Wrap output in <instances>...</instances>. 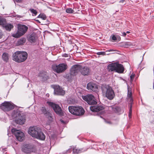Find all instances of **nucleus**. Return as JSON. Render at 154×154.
I'll use <instances>...</instances> for the list:
<instances>
[{"mask_svg": "<svg viewBox=\"0 0 154 154\" xmlns=\"http://www.w3.org/2000/svg\"><path fill=\"white\" fill-rule=\"evenodd\" d=\"M28 133L32 137L42 140L45 139V134L41 131L40 128L34 126L30 127L28 129Z\"/></svg>", "mask_w": 154, "mask_h": 154, "instance_id": "nucleus-1", "label": "nucleus"}, {"mask_svg": "<svg viewBox=\"0 0 154 154\" xmlns=\"http://www.w3.org/2000/svg\"><path fill=\"white\" fill-rule=\"evenodd\" d=\"M103 94L109 100H112L115 97V94L112 88L108 85H103L101 86Z\"/></svg>", "mask_w": 154, "mask_h": 154, "instance_id": "nucleus-2", "label": "nucleus"}, {"mask_svg": "<svg viewBox=\"0 0 154 154\" xmlns=\"http://www.w3.org/2000/svg\"><path fill=\"white\" fill-rule=\"evenodd\" d=\"M28 54L26 52L17 51L15 52L13 55V60L18 63L24 61L27 58Z\"/></svg>", "mask_w": 154, "mask_h": 154, "instance_id": "nucleus-3", "label": "nucleus"}, {"mask_svg": "<svg viewBox=\"0 0 154 154\" xmlns=\"http://www.w3.org/2000/svg\"><path fill=\"white\" fill-rule=\"evenodd\" d=\"M28 29V27L26 25L18 24L17 32L16 33L13 34L12 35L14 37L18 38L24 35L26 33Z\"/></svg>", "mask_w": 154, "mask_h": 154, "instance_id": "nucleus-4", "label": "nucleus"}, {"mask_svg": "<svg viewBox=\"0 0 154 154\" xmlns=\"http://www.w3.org/2000/svg\"><path fill=\"white\" fill-rule=\"evenodd\" d=\"M68 109L71 114L76 116L82 115L85 112L84 110L81 107L69 106Z\"/></svg>", "mask_w": 154, "mask_h": 154, "instance_id": "nucleus-5", "label": "nucleus"}, {"mask_svg": "<svg viewBox=\"0 0 154 154\" xmlns=\"http://www.w3.org/2000/svg\"><path fill=\"white\" fill-rule=\"evenodd\" d=\"M67 65L64 63L60 64L58 65H54L52 67L53 70L58 73L64 72L67 69Z\"/></svg>", "mask_w": 154, "mask_h": 154, "instance_id": "nucleus-6", "label": "nucleus"}, {"mask_svg": "<svg viewBox=\"0 0 154 154\" xmlns=\"http://www.w3.org/2000/svg\"><path fill=\"white\" fill-rule=\"evenodd\" d=\"M13 104L10 102L5 101L0 106L1 109L4 111H9L14 109Z\"/></svg>", "mask_w": 154, "mask_h": 154, "instance_id": "nucleus-7", "label": "nucleus"}, {"mask_svg": "<svg viewBox=\"0 0 154 154\" xmlns=\"http://www.w3.org/2000/svg\"><path fill=\"white\" fill-rule=\"evenodd\" d=\"M82 99L89 105H93L97 104L94 97L91 94H88L82 96Z\"/></svg>", "mask_w": 154, "mask_h": 154, "instance_id": "nucleus-8", "label": "nucleus"}, {"mask_svg": "<svg viewBox=\"0 0 154 154\" xmlns=\"http://www.w3.org/2000/svg\"><path fill=\"white\" fill-rule=\"evenodd\" d=\"M11 132L15 135L17 140L20 141H23L25 138V135L23 132L20 131L14 128L12 129Z\"/></svg>", "mask_w": 154, "mask_h": 154, "instance_id": "nucleus-9", "label": "nucleus"}, {"mask_svg": "<svg viewBox=\"0 0 154 154\" xmlns=\"http://www.w3.org/2000/svg\"><path fill=\"white\" fill-rule=\"evenodd\" d=\"M36 150V149L33 146L28 144L25 145L22 149L23 152L27 153L35 152Z\"/></svg>", "mask_w": 154, "mask_h": 154, "instance_id": "nucleus-10", "label": "nucleus"}, {"mask_svg": "<svg viewBox=\"0 0 154 154\" xmlns=\"http://www.w3.org/2000/svg\"><path fill=\"white\" fill-rule=\"evenodd\" d=\"M47 103L53 108L57 114L60 115L61 114L62 110L61 107L58 105L50 102H47Z\"/></svg>", "mask_w": 154, "mask_h": 154, "instance_id": "nucleus-11", "label": "nucleus"}, {"mask_svg": "<svg viewBox=\"0 0 154 154\" xmlns=\"http://www.w3.org/2000/svg\"><path fill=\"white\" fill-rule=\"evenodd\" d=\"M15 120L16 123L20 125L23 124L25 121L24 116L19 113H17Z\"/></svg>", "mask_w": 154, "mask_h": 154, "instance_id": "nucleus-12", "label": "nucleus"}, {"mask_svg": "<svg viewBox=\"0 0 154 154\" xmlns=\"http://www.w3.org/2000/svg\"><path fill=\"white\" fill-rule=\"evenodd\" d=\"M81 68L82 66L79 65H74L71 69V75H75L79 72H81Z\"/></svg>", "mask_w": 154, "mask_h": 154, "instance_id": "nucleus-13", "label": "nucleus"}, {"mask_svg": "<svg viewBox=\"0 0 154 154\" xmlns=\"http://www.w3.org/2000/svg\"><path fill=\"white\" fill-rule=\"evenodd\" d=\"M54 89V93L55 94L63 95L65 94V91L59 86H56Z\"/></svg>", "mask_w": 154, "mask_h": 154, "instance_id": "nucleus-14", "label": "nucleus"}, {"mask_svg": "<svg viewBox=\"0 0 154 154\" xmlns=\"http://www.w3.org/2000/svg\"><path fill=\"white\" fill-rule=\"evenodd\" d=\"M87 88L88 90H92L94 91H96L98 90V87L95 84L90 82L88 84Z\"/></svg>", "mask_w": 154, "mask_h": 154, "instance_id": "nucleus-15", "label": "nucleus"}, {"mask_svg": "<svg viewBox=\"0 0 154 154\" xmlns=\"http://www.w3.org/2000/svg\"><path fill=\"white\" fill-rule=\"evenodd\" d=\"M91 72V70L88 67L85 66L82 68V67L81 73L83 75H88L90 74Z\"/></svg>", "mask_w": 154, "mask_h": 154, "instance_id": "nucleus-16", "label": "nucleus"}, {"mask_svg": "<svg viewBox=\"0 0 154 154\" xmlns=\"http://www.w3.org/2000/svg\"><path fill=\"white\" fill-rule=\"evenodd\" d=\"M27 38L28 41L31 43L35 42L37 39L36 34L35 33H33L30 35H28Z\"/></svg>", "mask_w": 154, "mask_h": 154, "instance_id": "nucleus-17", "label": "nucleus"}, {"mask_svg": "<svg viewBox=\"0 0 154 154\" xmlns=\"http://www.w3.org/2000/svg\"><path fill=\"white\" fill-rule=\"evenodd\" d=\"M90 110L93 112H97L103 110L104 107L101 106H91L90 107Z\"/></svg>", "mask_w": 154, "mask_h": 154, "instance_id": "nucleus-18", "label": "nucleus"}, {"mask_svg": "<svg viewBox=\"0 0 154 154\" xmlns=\"http://www.w3.org/2000/svg\"><path fill=\"white\" fill-rule=\"evenodd\" d=\"M117 66L116 63H113L108 65V69L109 71H115L116 72V68Z\"/></svg>", "mask_w": 154, "mask_h": 154, "instance_id": "nucleus-19", "label": "nucleus"}, {"mask_svg": "<svg viewBox=\"0 0 154 154\" xmlns=\"http://www.w3.org/2000/svg\"><path fill=\"white\" fill-rule=\"evenodd\" d=\"M116 64L118 66L116 68V72L119 73H123L124 70V68L123 65L118 63H116Z\"/></svg>", "mask_w": 154, "mask_h": 154, "instance_id": "nucleus-20", "label": "nucleus"}, {"mask_svg": "<svg viewBox=\"0 0 154 154\" xmlns=\"http://www.w3.org/2000/svg\"><path fill=\"white\" fill-rule=\"evenodd\" d=\"M26 39L24 38H22L17 41L16 45L17 46L23 45L26 42Z\"/></svg>", "mask_w": 154, "mask_h": 154, "instance_id": "nucleus-21", "label": "nucleus"}, {"mask_svg": "<svg viewBox=\"0 0 154 154\" xmlns=\"http://www.w3.org/2000/svg\"><path fill=\"white\" fill-rule=\"evenodd\" d=\"M5 29L8 31H10L11 29H12L13 27V25L11 23H8L6 24V23L3 25Z\"/></svg>", "mask_w": 154, "mask_h": 154, "instance_id": "nucleus-22", "label": "nucleus"}, {"mask_svg": "<svg viewBox=\"0 0 154 154\" xmlns=\"http://www.w3.org/2000/svg\"><path fill=\"white\" fill-rule=\"evenodd\" d=\"M39 76L44 80L48 78V76L45 72H40L39 74Z\"/></svg>", "mask_w": 154, "mask_h": 154, "instance_id": "nucleus-23", "label": "nucleus"}, {"mask_svg": "<svg viewBox=\"0 0 154 154\" xmlns=\"http://www.w3.org/2000/svg\"><path fill=\"white\" fill-rule=\"evenodd\" d=\"M2 58L4 61L8 62L9 59L8 54L6 53H4L2 55Z\"/></svg>", "mask_w": 154, "mask_h": 154, "instance_id": "nucleus-24", "label": "nucleus"}, {"mask_svg": "<svg viewBox=\"0 0 154 154\" xmlns=\"http://www.w3.org/2000/svg\"><path fill=\"white\" fill-rule=\"evenodd\" d=\"M132 92L131 90L128 89V99L130 100L131 104H132L133 102L132 99L131 98Z\"/></svg>", "mask_w": 154, "mask_h": 154, "instance_id": "nucleus-25", "label": "nucleus"}, {"mask_svg": "<svg viewBox=\"0 0 154 154\" xmlns=\"http://www.w3.org/2000/svg\"><path fill=\"white\" fill-rule=\"evenodd\" d=\"M82 151V149H78L76 147L74 148L73 149V152L75 154H78V153L81 152Z\"/></svg>", "mask_w": 154, "mask_h": 154, "instance_id": "nucleus-26", "label": "nucleus"}, {"mask_svg": "<svg viewBox=\"0 0 154 154\" xmlns=\"http://www.w3.org/2000/svg\"><path fill=\"white\" fill-rule=\"evenodd\" d=\"M113 112L116 113H120L121 112V109L119 107L115 106Z\"/></svg>", "mask_w": 154, "mask_h": 154, "instance_id": "nucleus-27", "label": "nucleus"}, {"mask_svg": "<svg viewBox=\"0 0 154 154\" xmlns=\"http://www.w3.org/2000/svg\"><path fill=\"white\" fill-rule=\"evenodd\" d=\"M133 46V44L130 42H127L125 43L124 45V46L125 48H128L129 47Z\"/></svg>", "mask_w": 154, "mask_h": 154, "instance_id": "nucleus-28", "label": "nucleus"}, {"mask_svg": "<svg viewBox=\"0 0 154 154\" xmlns=\"http://www.w3.org/2000/svg\"><path fill=\"white\" fill-rule=\"evenodd\" d=\"M6 23V20L2 18L0 16V25H4Z\"/></svg>", "mask_w": 154, "mask_h": 154, "instance_id": "nucleus-29", "label": "nucleus"}, {"mask_svg": "<svg viewBox=\"0 0 154 154\" xmlns=\"http://www.w3.org/2000/svg\"><path fill=\"white\" fill-rule=\"evenodd\" d=\"M48 117V119L51 122L52 121L53 119V116L52 115L50 112H48L47 114V116H46Z\"/></svg>", "mask_w": 154, "mask_h": 154, "instance_id": "nucleus-30", "label": "nucleus"}, {"mask_svg": "<svg viewBox=\"0 0 154 154\" xmlns=\"http://www.w3.org/2000/svg\"><path fill=\"white\" fill-rule=\"evenodd\" d=\"M41 111H42V112L45 116H47L48 113L49 112H48L47 111L45 108L44 107H43L41 108Z\"/></svg>", "mask_w": 154, "mask_h": 154, "instance_id": "nucleus-31", "label": "nucleus"}, {"mask_svg": "<svg viewBox=\"0 0 154 154\" xmlns=\"http://www.w3.org/2000/svg\"><path fill=\"white\" fill-rule=\"evenodd\" d=\"M66 12L67 13L71 14L73 13L74 11L72 8H69L66 9Z\"/></svg>", "mask_w": 154, "mask_h": 154, "instance_id": "nucleus-32", "label": "nucleus"}, {"mask_svg": "<svg viewBox=\"0 0 154 154\" xmlns=\"http://www.w3.org/2000/svg\"><path fill=\"white\" fill-rule=\"evenodd\" d=\"M30 11L33 14L32 16H36L37 14V11H36L33 9H30Z\"/></svg>", "mask_w": 154, "mask_h": 154, "instance_id": "nucleus-33", "label": "nucleus"}, {"mask_svg": "<svg viewBox=\"0 0 154 154\" xmlns=\"http://www.w3.org/2000/svg\"><path fill=\"white\" fill-rule=\"evenodd\" d=\"M38 18H41L43 20H45L46 18V16L43 14H40L38 17Z\"/></svg>", "mask_w": 154, "mask_h": 154, "instance_id": "nucleus-34", "label": "nucleus"}, {"mask_svg": "<svg viewBox=\"0 0 154 154\" xmlns=\"http://www.w3.org/2000/svg\"><path fill=\"white\" fill-rule=\"evenodd\" d=\"M131 107H132V105L131 104L130 105V108L129 110V117L130 118H131Z\"/></svg>", "mask_w": 154, "mask_h": 154, "instance_id": "nucleus-35", "label": "nucleus"}, {"mask_svg": "<svg viewBox=\"0 0 154 154\" xmlns=\"http://www.w3.org/2000/svg\"><path fill=\"white\" fill-rule=\"evenodd\" d=\"M97 54L98 55H106V53L104 51H101V52H97Z\"/></svg>", "mask_w": 154, "mask_h": 154, "instance_id": "nucleus-36", "label": "nucleus"}, {"mask_svg": "<svg viewBox=\"0 0 154 154\" xmlns=\"http://www.w3.org/2000/svg\"><path fill=\"white\" fill-rule=\"evenodd\" d=\"M115 106H111L109 107V109L110 111H113Z\"/></svg>", "mask_w": 154, "mask_h": 154, "instance_id": "nucleus-37", "label": "nucleus"}, {"mask_svg": "<svg viewBox=\"0 0 154 154\" xmlns=\"http://www.w3.org/2000/svg\"><path fill=\"white\" fill-rule=\"evenodd\" d=\"M134 75H130V78L131 81H132L133 80V79L134 78Z\"/></svg>", "mask_w": 154, "mask_h": 154, "instance_id": "nucleus-38", "label": "nucleus"}, {"mask_svg": "<svg viewBox=\"0 0 154 154\" xmlns=\"http://www.w3.org/2000/svg\"><path fill=\"white\" fill-rule=\"evenodd\" d=\"M112 39L113 40H116L117 39L116 38V36L114 35L112 36Z\"/></svg>", "mask_w": 154, "mask_h": 154, "instance_id": "nucleus-39", "label": "nucleus"}, {"mask_svg": "<svg viewBox=\"0 0 154 154\" xmlns=\"http://www.w3.org/2000/svg\"><path fill=\"white\" fill-rule=\"evenodd\" d=\"M14 2H21L22 0H14Z\"/></svg>", "mask_w": 154, "mask_h": 154, "instance_id": "nucleus-40", "label": "nucleus"}, {"mask_svg": "<svg viewBox=\"0 0 154 154\" xmlns=\"http://www.w3.org/2000/svg\"><path fill=\"white\" fill-rule=\"evenodd\" d=\"M125 0H121L119 2L120 3H122L123 4L122 5H125V3L124 4V2H125Z\"/></svg>", "mask_w": 154, "mask_h": 154, "instance_id": "nucleus-41", "label": "nucleus"}, {"mask_svg": "<svg viewBox=\"0 0 154 154\" xmlns=\"http://www.w3.org/2000/svg\"><path fill=\"white\" fill-rule=\"evenodd\" d=\"M2 34L1 30L0 29V38H1L2 37Z\"/></svg>", "mask_w": 154, "mask_h": 154, "instance_id": "nucleus-42", "label": "nucleus"}, {"mask_svg": "<svg viewBox=\"0 0 154 154\" xmlns=\"http://www.w3.org/2000/svg\"><path fill=\"white\" fill-rule=\"evenodd\" d=\"M122 36H125L126 35V33L125 32H123V33H122Z\"/></svg>", "mask_w": 154, "mask_h": 154, "instance_id": "nucleus-43", "label": "nucleus"}, {"mask_svg": "<svg viewBox=\"0 0 154 154\" xmlns=\"http://www.w3.org/2000/svg\"><path fill=\"white\" fill-rule=\"evenodd\" d=\"M60 121L61 122H62V123H64V122L63 120H60Z\"/></svg>", "mask_w": 154, "mask_h": 154, "instance_id": "nucleus-44", "label": "nucleus"}, {"mask_svg": "<svg viewBox=\"0 0 154 154\" xmlns=\"http://www.w3.org/2000/svg\"><path fill=\"white\" fill-rule=\"evenodd\" d=\"M36 21L38 23H40V21L38 20H36Z\"/></svg>", "mask_w": 154, "mask_h": 154, "instance_id": "nucleus-45", "label": "nucleus"}, {"mask_svg": "<svg viewBox=\"0 0 154 154\" xmlns=\"http://www.w3.org/2000/svg\"><path fill=\"white\" fill-rule=\"evenodd\" d=\"M111 51H114V50H113L110 49L108 51H109V52Z\"/></svg>", "mask_w": 154, "mask_h": 154, "instance_id": "nucleus-46", "label": "nucleus"}, {"mask_svg": "<svg viewBox=\"0 0 154 154\" xmlns=\"http://www.w3.org/2000/svg\"><path fill=\"white\" fill-rule=\"evenodd\" d=\"M126 33H130V32L129 31H127L126 32Z\"/></svg>", "mask_w": 154, "mask_h": 154, "instance_id": "nucleus-47", "label": "nucleus"}, {"mask_svg": "<svg viewBox=\"0 0 154 154\" xmlns=\"http://www.w3.org/2000/svg\"><path fill=\"white\" fill-rule=\"evenodd\" d=\"M18 17H22L20 16V15H18Z\"/></svg>", "mask_w": 154, "mask_h": 154, "instance_id": "nucleus-48", "label": "nucleus"}, {"mask_svg": "<svg viewBox=\"0 0 154 154\" xmlns=\"http://www.w3.org/2000/svg\"><path fill=\"white\" fill-rule=\"evenodd\" d=\"M110 122H107V123H110Z\"/></svg>", "mask_w": 154, "mask_h": 154, "instance_id": "nucleus-49", "label": "nucleus"}, {"mask_svg": "<svg viewBox=\"0 0 154 154\" xmlns=\"http://www.w3.org/2000/svg\"><path fill=\"white\" fill-rule=\"evenodd\" d=\"M153 7H154V3Z\"/></svg>", "mask_w": 154, "mask_h": 154, "instance_id": "nucleus-50", "label": "nucleus"}]
</instances>
